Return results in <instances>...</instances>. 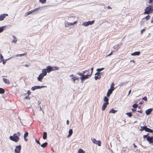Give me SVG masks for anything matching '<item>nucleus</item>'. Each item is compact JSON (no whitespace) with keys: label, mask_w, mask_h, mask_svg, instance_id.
Segmentation results:
<instances>
[{"label":"nucleus","mask_w":153,"mask_h":153,"mask_svg":"<svg viewBox=\"0 0 153 153\" xmlns=\"http://www.w3.org/2000/svg\"><path fill=\"white\" fill-rule=\"evenodd\" d=\"M93 68H91V73L90 74H91V75H92V73L93 72Z\"/></svg>","instance_id":"54"},{"label":"nucleus","mask_w":153,"mask_h":153,"mask_svg":"<svg viewBox=\"0 0 153 153\" xmlns=\"http://www.w3.org/2000/svg\"><path fill=\"white\" fill-rule=\"evenodd\" d=\"M48 143L47 142H45L41 145V146L42 148H45L48 145Z\"/></svg>","instance_id":"26"},{"label":"nucleus","mask_w":153,"mask_h":153,"mask_svg":"<svg viewBox=\"0 0 153 153\" xmlns=\"http://www.w3.org/2000/svg\"><path fill=\"white\" fill-rule=\"evenodd\" d=\"M104 69V68H98L97 69L96 71L97 72H99L103 70Z\"/></svg>","instance_id":"37"},{"label":"nucleus","mask_w":153,"mask_h":153,"mask_svg":"<svg viewBox=\"0 0 153 153\" xmlns=\"http://www.w3.org/2000/svg\"><path fill=\"white\" fill-rule=\"evenodd\" d=\"M72 76V77L71 78V79L73 80V81L74 82H75L76 80H79V78L78 77H76L75 76L73 75L72 74L70 76V77Z\"/></svg>","instance_id":"10"},{"label":"nucleus","mask_w":153,"mask_h":153,"mask_svg":"<svg viewBox=\"0 0 153 153\" xmlns=\"http://www.w3.org/2000/svg\"><path fill=\"white\" fill-rule=\"evenodd\" d=\"M94 23V21H89L88 22H83L82 24V25L85 27H87L89 25H92Z\"/></svg>","instance_id":"4"},{"label":"nucleus","mask_w":153,"mask_h":153,"mask_svg":"<svg viewBox=\"0 0 153 153\" xmlns=\"http://www.w3.org/2000/svg\"><path fill=\"white\" fill-rule=\"evenodd\" d=\"M17 134L18 136H20L21 135V134H20V133L19 132H18L17 133Z\"/></svg>","instance_id":"56"},{"label":"nucleus","mask_w":153,"mask_h":153,"mask_svg":"<svg viewBox=\"0 0 153 153\" xmlns=\"http://www.w3.org/2000/svg\"><path fill=\"white\" fill-rule=\"evenodd\" d=\"M126 114L129 117H131L132 116V114L131 112H127L126 113Z\"/></svg>","instance_id":"35"},{"label":"nucleus","mask_w":153,"mask_h":153,"mask_svg":"<svg viewBox=\"0 0 153 153\" xmlns=\"http://www.w3.org/2000/svg\"><path fill=\"white\" fill-rule=\"evenodd\" d=\"M67 23H68V22H65V26L66 27H68V25Z\"/></svg>","instance_id":"46"},{"label":"nucleus","mask_w":153,"mask_h":153,"mask_svg":"<svg viewBox=\"0 0 153 153\" xmlns=\"http://www.w3.org/2000/svg\"><path fill=\"white\" fill-rule=\"evenodd\" d=\"M138 112H139V113H142V111L141 110H138L137 111Z\"/></svg>","instance_id":"61"},{"label":"nucleus","mask_w":153,"mask_h":153,"mask_svg":"<svg viewBox=\"0 0 153 153\" xmlns=\"http://www.w3.org/2000/svg\"><path fill=\"white\" fill-rule=\"evenodd\" d=\"M44 76L42 75V74H40L39 76L38 77H37L38 80L39 81L42 82V80L43 79Z\"/></svg>","instance_id":"13"},{"label":"nucleus","mask_w":153,"mask_h":153,"mask_svg":"<svg viewBox=\"0 0 153 153\" xmlns=\"http://www.w3.org/2000/svg\"><path fill=\"white\" fill-rule=\"evenodd\" d=\"M21 146L20 145L16 146V149H15V152L16 153H19L20 152V150L21 149Z\"/></svg>","instance_id":"6"},{"label":"nucleus","mask_w":153,"mask_h":153,"mask_svg":"<svg viewBox=\"0 0 153 153\" xmlns=\"http://www.w3.org/2000/svg\"><path fill=\"white\" fill-rule=\"evenodd\" d=\"M85 152L82 149H79L78 153H84Z\"/></svg>","instance_id":"33"},{"label":"nucleus","mask_w":153,"mask_h":153,"mask_svg":"<svg viewBox=\"0 0 153 153\" xmlns=\"http://www.w3.org/2000/svg\"><path fill=\"white\" fill-rule=\"evenodd\" d=\"M46 1V0H39V1L42 4H44L45 3Z\"/></svg>","instance_id":"38"},{"label":"nucleus","mask_w":153,"mask_h":153,"mask_svg":"<svg viewBox=\"0 0 153 153\" xmlns=\"http://www.w3.org/2000/svg\"><path fill=\"white\" fill-rule=\"evenodd\" d=\"M101 78L100 76H96L94 77V79L95 80H97V79H100Z\"/></svg>","instance_id":"32"},{"label":"nucleus","mask_w":153,"mask_h":153,"mask_svg":"<svg viewBox=\"0 0 153 153\" xmlns=\"http://www.w3.org/2000/svg\"><path fill=\"white\" fill-rule=\"evenodd\" d=\"M77 74L80 76H82L83 75H84V74H83L82 73H77Z\"/></svg>","instance_id":"39"},{"label":"nucleus","mask_w":153,"mask_h":153,"mask_svg":"<svg viewBox=\"0 0 153 153\" xmlns=\"http://www.w3.org/2000/svg\"><path fill=\"white\" fill-rule=\"evenodd\" d=\"M125 83L124 82H122L120 83V84L119 85L120 86H122Z\"/></svg>","instance_id":"48"},{"label":"nucleus","mask_w":153,"mask_h":153,"mask_svg":"<svg viewBox=\"0 0 153 153\" xmlns=\"http://www.w3.org/2000/svg\"><path fill=\"white\" fill-rule=\"evenodd\" d=\"M3 82H4L5 83L7 84H9L10 83L8 79L5 78H3Z\"/></svg>","instance_id":"21"},{"label":"nucleus","mask_w":153,"mask_h":153,"mask_svg":"<svg viewBox=\"0 0 153 153\" xmlns=\"http://www.w3.org/2000/svg\"><path fill=\"white\" fill-rule=\"evenodd\" d=\"M107 8L108 9H111V8L109 6H108L107 7Z\"/></svg>","instance_id":"63"},{"label":"nucleus","mask_w":153,"mask_h":153,"mask_svg":"<svg viewBox=\"0 0 153 153\" xmlns=\"http://www.w3.org/2000/svg\"><path fill=\"white\" fill-rule=\"evenodd\" d=\"M153 109L152 108H150L146 110L145 111L146 114L147 115H149L151 112L152 111Z\"/></svg>","instance_id":"14"},{"label":"nucleus","mask_w":153,"mask_h":153,"mask_svg":"<svg viewBox=\"0 0 153 153\" xmlns=\"http://www.w3.org/2000/svg\"><path fill=\"white\" fill-rule=\"evenodd\" d=\"M117 111L114 109L113 108L111 109L109 111V113H112L114 114L117 112Z\"/></svg>","instance_id":"27"},{"label":"nucleus","mask_w":153,"mask_h":153,"mask_svg":"<svg viewBox=\"0 0 153 153\" xmlns=\"http://www.w3.org/2000/svg\"><path fill=\"white\" fill-rule=\"evenodd\" d=\"M112 52H111V53H110L109 54H108L106 56H109L111 55L112 54Z\"/></svg>","instance_id":"58"},{"label":"nucleus","mask_w":153,"mask_h":153,"mask_svg":"<svg viewBox=\"0 0 153 153\" xmlns=\"http://www.w3.org/2000/svg\"><path fill=\"white\" fill-rule=\"evenodd\" d=\"M8 15L7 14H2L0 15V21L3 20L6 16H7Z\"/></svg>","instance_id":"9"},{"label":"nucleus","mask_w":153,"mask_h":153,"mask_svg":"<svg viewBox=\"0 0 153 153\" xmlns=\"http://www.w3.org/2000/svg\"><path fill=\"white\" fill-rule=\"evenodd\" d=\"M45 87H46V86H39V85L35 86L32 87V88H31V89L32 91H34L36 89H40L41 88H43Z\"/></svg>","instance_id":"8"},{"label":"nucleus","mask_w":153,"mask_h":153,"mask_svg":"<svg viewBox=\"0 0 153 153\" xmlns=\"http://www.w3.org/2000/svg\"><path fill=\"white\" fill-rule=\"evenodd\" d=\"M13 37L14 38V39L12 41L13 42H16L17 41L16 38L15 37V36H13Z\"/></svg>","instance_id":"36"},{"label":"nucleus","mask_w":153,"mask_h":153,"mask_svg":"<svg viewBox=\"0 0 153 153\" xmlns=\"http://www.w3.org/2000/svg\"><path fill=\"white\" fill-rule=\"evenodd\" d=\"M100 73H99V72H97L96 73H95V76L96 75H97V76H100Z\"/></svg>","instance_id":"44"},{"label":"nucleus","mask_w":153,"mask_h":153,"mask_svg":"<svg viewBox=\"0 0 153 153\" xmlns=\"http://www.w3.org/2000/svg\"><path fill=\"white\" fill-rule=\"evenodd\" d=\"M142 99L145 100V101H146L147 100V98L145 96L143 97Z\"/></svg>","instance_id":"42"},{"label":"nucleus","mask_w":153,"mask_h":153,"mask_svg":"<svg viewBox=\"0 0 153 153\" xmlns=\"http://www.w3.org/2000/svg\"><path fill=\"white\" fill-rule=\"evenodd\" d=\"M31 92L30 91H27V93L28 94H30Z\"/></svg>","instance_id":"64"},{"label":"nucleus","mask_w":153,"mask_h":153,"mask_svg":"<svg viewBox=\"0 0 153 153\" xmlns=\"http://www.w3.org/2000/svg\"><path fill=\"white\" fill-rule=\"evenodd\" d=\"M40 103H41V101H38V106H39V105H40Z\"/></svg>","instance_id":"55"},{"label":"nucleus","mask_w":153,"mask_h":153,"mask_svg":"<svg viewBox=\"0 0 153 153\" xmlns=\"http://www.w3.org/2000/svg\"><path fill=\"white\" fill-rule=\"evenodd\" d=\"M146 127H147V126H140V131H143L144 130L145 131V130L146 129Z\"/></svg>","instance_id":"24"},{"label":"nucleus","mask_w":153,"mask_h":153,"mask_svg":"<svg viewBox=\"0 0 153 153\" xmlns=\"http://www.w3.org/2000/svg\"><path fill=\"white\" fill-rule=\"evenodd\" d=\"M37 9H34V10H33L32 11H28L27 13L26 14V15L27 16V15H28L30 14L31 13H32L33 12H34V11H35Z\"/></svg>","instance_id":"25"},{"label":"nucleus","mask_w":153,"mask_h":153,"mask_svg":"<svg viewBox=\"0 0 153 153\" xmlns=\"http://www.w3.org/2000/svg\"><path fill=\"white\" fill-rule=\"evenodd\" d=\"M104 101L105 102V103H106V104H108L109 102H108V99L106 97H105L104 99Z\"/></svg>","instance_id":"19"},{"label":"nucleus","mask_w":153,"mask_h":153,"mask_svg":"<svg viewBox=\"0 0 153 153\" xmlns=\"http://www.w3.org/2000/svg\"><path fill=\"white\" fill-rule=\"evenodd\" d=\"M35 141L36 142V143L39 144V145H40V142L39 141V140H37L36 139H35Z\"/></svg>","instance_id":"45"},{"label":"nucleus","mask_w":153,"mask_h":153,"mask_svg":"<svg viewBox=\"0 0 153 153\" xmlns=\"http://www.w3.org/2000/svg\"><path fill=\"white\" fill-rule=\"evenodd\" d=\"M90 71L89 69L88 71V70H85L84 71H83L82 72V73L84 74L86 72H88V71Z\"/></svg>","instance_id":"43"},{"label":"nucleus","mask_w":153,"mask_h":153,"mask_svg":"<svg viewBox=\"0 0 153 153\" xmlns=\"http://www.w3.org/2000/svg\"><path fill=\"white\" fill-rule=\"evenodd\" d=\"M131 110L133 112L135 111L136 110V109L134 108H132Z\"/></svg>","instance_id":"59"},{"label":"nucleus","mask_w":153,"mask_h":153,"mask_svg":"<svg viewBox=\"0 0 153 153\" xmlns=\"http://www.w3.org/2000/svg\"><path fill=\"white\" fill-rule=\"evenodd\" d=\"M25 54V53H22L21 54H19V56H24Z\"/></svg>","instance_id":"49"},{"label":"nucleus","mask_w":153,"mask_h":153,"mask_svg":"<svg viewBox=\"0 0 153 153\" xmlns=\"http://www.w3.org/2000/svg\"><path fill=\"white\" fill-rule=\"evenodd\" d=\"M25 98L26 99H30V98L28 96H27L25 97Z\"/></svg>","instance_id":"60"},{"label":"nucleus","mask_w":153,"mask_h":153,"mask_svg":"<svg viewBox=\"0 0 153 153\" xmlns=\"http://www.w3.org/2000/svg\"><path fill=\"white\" fill-rule=\"evenodd\" d=\"M145 131L146 132H149L150 133H152L153 132V130L152 129H151L149 128H148L147 127L146 129L145 130Z\"/></svg>","instance_id":"20"},{"label":"nucleus","mask_w":153,"mask_h":153,"mask_svg":"<svg viewBox=\"0 0 153 153\" xmlns=\"http://www.w3.org/2000/svg\"><path fill=\"white\" fill-rule=\"evenodd\" d=\"M9 138L11 140L16 142H17L19 140V137L16 134H14L13 136H10Z\"/></svg>","instance_id":"3"},{"label":"nucleus","mask_w":153,"mask_h":153,"mask_svg":"<svg viewBox=\"0 0 153 153\" xmlns=\"http://www.w3.org/2000/svg\"><path fill=\"white\" fill-rule=\"evenodd\" d=\"M4 93V89L2 88H0V94H2Z\"/></svg>","instance_id":"30"},{"label":"nucleus","mask_w":153,"mask_h":153,"mask_svg":"<svg viewBox=\"0 0 153 153\" xmlns=\"http://www.w3.org/2000/svg\"><path fill=\"white\" fill-rule=\"evenodd\" d=\"M140 54V52L139 51H136L131 54V56L139 55Z\"/></svg>","instance_id":"16"},{"label":"nucleus","mask_w":153,"mask_h":153,"mask_svg":"<svg viewBox=\"0 0 153 153\" xmlns=\"http://www.w3.org/2000/svg\"><path fill=\"white\" fill-rule=\"evenodd\" d=\"M69 121H68V120H67V121H66V123H67V125H68L69 124Z\"/></svg>","instance_id":"57"},{"label":"nucleus","mask_w":153,"mask_h":153,"mask_svg":"<svg viewBox=\"0 0 153 153\" xmlns=\"http://www.w3.org/2000/svg\"><path fill=\"white\" fill-rule=\"evenodd\" d=\"M145 30V29H143L142 30L140 31L141 33L142 34L143 33V32H144Z\"/></svg>","instance_id":"50"},{"label":"nucleus","mask_w":153,"mask_h":153,"mask_svg":"<svg viewBox=\"0 0 153 153\" xmlns=\"http://www.w3.org/2000/svg\"><path fill=\"white\" fill-rule=\"evenodd\" d=\"M46 71L48 73H49L51 71H54L55 70H57L59 69V68L58 67L56 66H54V67H51L50 66H48L46 67Z\"/></svg>","instance_id":"2"},{"label":"nucleus","mask_w":153,"mask_h":153,"mask_svg":"<svg viewBox=\"0 0 153 153\" xmlns=\"http://www.w3.org/2000/svg\"><path fill=\"white\" fill-rule=\"evenodd\" d=\"M108 104H106V103H104L102 106V110L104 111L106 108L107 105Z\"/></svg>","instance_id":"18"},{"label":"nucleus","mask_w":153,"mask_h":153,"mask_svg":"<svg viewBox=\"0 0 153 153\" xmlns=\"http://www.w3.org/2000/svg\"><path fill=\"white\" fill-rule=\"evenodd\" d=\"M114 83H112L111 85V87H110V89H109V90H111V91H114Z\"/></svg>","instance_id":"17"},{"label":"nucleus","mask_w":153,"mask_h":153,"mask_svg":"<svg viewBox=\"0 0 153 153\" xmlns=\"http://www.w3.org/2000/svg\"><path fill=\"white\" fill-rule=\"evenodd\" d=\"M150 16L149 15H148L145 17L143 18L142 19V22H145L147 20H149L150 18Z\"/></svg>","instance_id":"11"},{"label":"nucleus","mask_w":153,"mask_h":153,"mask_svg":"<svg viewBox=\"0 0 153 153\" xmlns=\"http://www.w3.org/2000/svg\"><path fill=\"white\" fill-rule=\"evenodd\" d=\"M76 21H75L73 23L68 22V23H67L68 25V26L70 25H73L76 24Z\"/></svg>","instance_id":"31"},{"label":"nucleus","mask_w":153,"mask_h":153,"mask_svg":"<svg viewBox=\"0 0 153 153\" xmlns=\"http://www.w3.org/2000/svg\"><path fill=\"white\" fill-rule=\"evenodd\" d=\"M47 133L46 132H44L43 133V139L45 140L47 138Z\"/></svg>","instance_id":"22"},{"label":"nucleus","mask_w":153,"mask_h":153,"mask_svg":"<svg viewBox=\"0 0 153 153\" xmlns=\"http://www.w3.org/2000/svg\"><path fill=\"white\" fill-rule=\"evenodd\" d=\"M148 135V134H147V135H144L143 136V137L144 138V139L146 137L147 138V135Z\"/></svg>","instance_id":"52"},{"label":"nucleus","mask_w":153,"mask_h":153,"mask_svg":"<svg viewBox=\"0 0 153 153\" xmlns=\"http://www.w3.org/2000/svg\"><path fill=\"white\" fill-rule=\"evenodd\" d=\"M47 71H46V69H42V73L41 74H42V75H44V76H46L47 74Z\"/></svg>","instance_id":"15"},{"label":"nucleus","mask_w":153,"mask_h":153,"mask_svg":"<svg viewBox=\"0 0 153 153\" xmlns=\"http://www.w3.org/2000/svg\"><path fill=\"white\" fill-rule=\"evenodd\" d=\"M153 3V0H149L148 3L149 4H151L152 3Z\"/></svg>","instance_id":"47"},{"label":"nucleus","mask_w":153,"mask_h":153,"mask_svg":"<svg viewBox=\"0 0 153 153\" xmlns=\"http://www.w3.org/2000/svg\"><path fill=\"white\" fill-rule=\"evenodd\" d=\"M91 139L94 144L97 145L99 146H101V142L100 140L97 141L95 139L93 138H91Z\"/></svg>","instance_id":"5"},{"label":"nucleus","mask_w":153,"mask_h":153,"mask_svg":"<svg viewBox=\"0 0 153 153\" xmlns=\"http://www.w3.org/2000/svg\"><path fill=\"white\" fill-rule=\"evenodd\" d=\"M153 11V6L152 5H149L148 7H146L145 9V11L144 12V14H149L152 13Z\"/></svg>","instance_id":"1"},{"label":"nucleus","mask_w":153,"mask_h":153,"mask_svg":"<svg viewBox=\"0 0 153 153\" xmlns=\"http://www.w3.org/2000/svg\"><path fill=\"white\" fill-rule=\"evenodd\" d=\"M69 134L67 137H69L72 134L73 131L72 129H70L69 131Z\"/></svg>","instance_id":"23"},{"label":"nucleus","mask_w":153,"mask_h":153,"mask_svg":"<svg viewBox=\"0 0 153 153\" xmlns=\"http://www.w3.org/2000/svg\"><path fill=\"white\" fill-rule=\"evenodd\" d=\"M91 74H87L85 75H83L81 77H80V78L82 82L85 79L89 78V77L91 76Z\"/></svg>","instance_id":"7"},{"label":"nucleus","mask_w":153,"mask_h":153,"mask_svg":"<svg viewBox=\"0 0 153 153\" xmlns=\"http://www.w3.org/2000/svg\"><path fill=\"white\" fill-rule=\"evenodd\" d=\"M137 106H138V105L136 104H134L132 105V107L134 108H136L137 107Z\"/></svg>","instance_id":"41"},{"label":"nucleus","mask_w":153,"mask_h":153,"mask_svg":"<svg viewBox=\"0 0 153 153\" xmlns=\"http://www.w3.org/2000/svg\"><path fill=\"white\" fill-rule=\"evenodd\" d=\"M118 46V45H117L116 46H114V48H115V47H116V49L117 51L118 50L119 48Z\"/></svg>","instance_id":"51"},{"label":"nucleus","mask_w":153,"mask_h":153,"mask_svg":"<svg viewBox=\"0 0 153 153\" xmlns=\"http://www.w3.org/2000/svg\"><path fill=\"white\" fill-rule=\"evenodd\" d=\"M113 91H111V90H109V89L108 90V91L107 93V96L108 97H109L110 95L112 93Z\"/></svg>","instance_id":"28"},{"label":"nucleus","mask_w":153,"mask_h":153,"mask_svg":"<svg viewBox=\"0 0 153 153\" xmlns=\"http://www.w3.org/2000/svg\"><path fill=\"white\" fill-rule=\"evenodd\" d=\"M5 27V26L0 27V33L2 32L3 31L4 28Z\"/></svg>","instance_id":"29"},{"label":"nucleus","mask_w":153,"mask_h":153,"mask_svg":"<svg viewBox=\"0 0 153 153\" xmlns=\"http://www.w3.org/2000/svg\"><path fill=\"white\" fill-rule=\"evenodd\" d=\"M11 58V57L10 58H8V59H7L6 60H3V63L4 64L6 62V61L8 59H10V58Z\"/></svg>","instance_id":"40"},{"label":"nucleus","mask_w":153,"mask_h":153,"mask_svg":"<svg viewBox=\"0 0 153 153\" xmlns=\"http://www.w3.org/2000/svg\"><path fill=\"white\" fill-rule=\"evenodd\" d=\"M39 107H40V111H42V112H43V110H42V108L41 107V106H39Z\"/></svg>","instance_id":"62"},{"label":"nucleus","mask_w":153,"mask_h":153,"mask_svg":"<svg viewBox=\"0 0 153 153\" xmlns=\"http://www.w3.org/2000/svg\"><path fill=\"white\" fill-rule=\"evenodd\" d=\"M3 58V56L1 54H0V59H2Z\"/></svg>","instance_id":"53"},{"label":"nucleus","mask_w":153,"mask_h":153,"mask_svg":"<svg viewBox=\"0 0 153 153\" xmlns=\"http://www.w3.org/2000/svg\"><path fill=\"white\" fill-rule=\"evenodd\" d=\"M28 132H26L25 134H24V138H26L28 136Z\"/></svg>","instance_id":"34"},{"label":"nucleus","mask_w":153,"mask_h":153,"mask_svg":"<svg viewBox=\"0 0 153 153\" xmlns=\"http://www.w3.org/2000/svg\"><path fill=\"white\" fill-rule=\"evenodd\" d=\"M153 137H150L149 136L147 137L146 139L149 143L151 144L152 143Z\"/></svg>","instance_id":"12"}]
</instances>
